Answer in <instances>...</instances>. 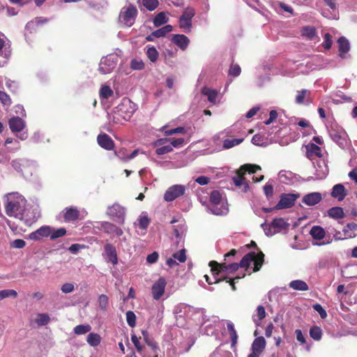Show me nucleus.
<instances>
[{
	"instance_id": "nucleus-21",
	"label": "nucleus",
	"mask_w": 357,
	"mask_h": 357,
	"mask_svg": "<svg viewBox=\"0 0 357 357\" xmlns=\"http://www.w3.org/2000/svg\"><path fill=\"white\" fill-rule=\"evenodd\" d=\"M324 2L331 10H322V15L328 19H337L338 10L336 0H324Z\"/></svg>"
},
{
	"instance_id": "nucleus-10",
	"label": "nucleus",
	"mask_w": 357,
	"mask_h": 357,
	"mask_svg": "<svg viewBox=\"0 0 357 357\" xmlns=\"http://www.w3.org/2000/svg\"><path fill=\"white\" fill-rule=\"evenodd\" d=\"M119 60L117 54H109L103 56L99 63L98 70L101 74L111 73L116 68Z\"/></svg>"
},
{
	"instance_id": "nucleus-38",
	"label": "nucleus",
	"mask_w": 357,
	"mask_h": 357,
	"mask_svg": "<svg viewBox=\"0 0 357 357\" xmlns=\"http://www.w3.org/2000/svg\"><path fill=\"white\" fill-rule=\"evenodd\" d=\"M190 162V160L188 157H187L184 154H181L179 155V159L176 161L172 162L169 163V168H181L187 166Z\"/></svg>"
},
{
	"instance_id": "nucleus-64",
	"label": "nucleus",
	"mask_w": 357,
	"mask_h": 357,
	"mask_svg": "<svg viewBox=\"0 0 357 357\" xmlns=\"http://www.w3.org/2000/svg\"><path fill=\"white\" fill-rule=\"evenodd\" d=\"M173 257L181 263L184 262L186 260L185 250L184 249L181 250L178 252L174 253Z\"/></svg>"
},
{
	"instance_id": "nucleus-3",
	"label": "nucleus",
	"mask_w": 357,
	"mask_h": 357,
	"mask_svg": "<svg viewBox=\"0 0 357 357\" xmlns=\"http://www.w3.org/2000/svg\"><path fill=\"white\" fill-rule=\"evenodd\" d=\"M137 109L136 105L128 98H124L115 107L114 114H109V119L114 124H122L123 121H129Z\"/></svg>"
},
{
	"instance_id": "nucleus-1",
	"label": "nucleus",
	"mask_w": 357,
	"mask_h": 357,
	"mask_svg": "<svg viewBox=\"0 0 357 357\" xmlns=\"http://www.w3.org/2000/svg\"><path fill=\"white\" fill-rule=\"evenodd\" d=\"M3 205L8 216L23 220L26 223L35 222L40 217L38 208L27 206L26 199L17 192L6 194Z\"/></svg>"
},
{
	"instance_id": "nucleus-40",
	"label": "nucleus",
	"mask_w": 357,
	"mask_h": 357,
	"mask_svg": "<svg viewBox=\"0 0 357 357\" xmlns=\"http://www.w3.org/2000/svg\"><path fill=\"white\" fill-rule=\"evenodd\" d=\"M307 153L309 156H317L321 158L322 156L321 148L313 143H310L306 146Z\"/></svg>"
},
{
	"instance_id": "nucleus-61",
	"label": "nucleus",
	"mask_w": 357,
	"mask_h": 357,
	"mask_svg": "<svg viewBox=\"0 0 357 357\" xmlns=\"http://www.w3.org/2000/svg\"><path fill=\"white\" fill-rule=\"evenodd\" d=\"M172 146H171L169 143H168L166 145L157 148L155 150V153L158 155H164L165 153L172 151Z\"/></svg>"
},
{
	"instance_id": "nucleus-29",
	"label": "nucleus",
	"mask_w": 357,
	"mask_h": 357,
	"mask_svg": "<svg viewBox=\"0 0 357 357\" xmlns=\"http://www.w3.org/2000/svg\"><path fill=\"white\" fill-rule=\"evenodd\" d=\"M321 194L314 192L305 195L303 198V202L307 206H314L321 202Z\"/></svg>"
},
{
	"instance_id": "nucleus-37",
	"label": "nucleus",
	"mask_w": 357,
	"mask_h": 357,
	"mask_svg": "<svg viewBox=\"0 0 357 357\" xmlns=\"http://www.w3.org/2000/svg\"><path fill=\"white\" fill-rule=\"evenodd\" d=\"M289 287L291 289L296 291H307L309 289L307 284L305 281L301 280H292L291 282H289Z\"/></svg>"
},
{
	"instance_id": "nucleus-57",
	"label": "nucleus",
	"mask_w": 357,
	"mask_h": 357,
	"mask_svg": "<svg viewBox=\"0 0 357 357\" xmlns=\"http://www.w3.org/2000/svg\"><path fill=\"white\" fill-rule=\"evenodd\" d=\"M139 226L142 229H146L149 225V219L147 215L142 213L138 218Z\"/></svg>"
},
{
	"instance_id": "nucleus-23",
	"label": "nucleus",
	"mask_w": 357,
	"mask_h": 357,
	"mask_svg": "<svg viewBox=\"0 0 357 357\" xmlns=\"http://www.w3.org/2000/svg\"><path fill=\"white\" fill-rule=\"evenodd\" d=\"M311 93V91L307 89L298 91L295 97V102L298 105H310L312 102Z\"/></svg>"
},
{
	"instance_id": "nucleus-27",
	"label": "nucleus",
	"mask_w": 357,
	"mask_h": 357,
	"mask_svg": "<svg viewBox=\"0 0 357 357\" xmlns=\"http://www.w3.org/2000/svg\"><path fill=\"white\" fill-rule=\"evenodd\" d=\"M99 146L106 150L111 151L114 147V143L112 138L107 134H100L97 137Z\"/></svg>"
},
{
	"instance_id": "nucleus-44",
	"label": "nucleus",
	"mask_w": 357,
	"mask_h": 357,
	"mask_svg": "<svg viewBox=\"0 0 357 357\" xmlns=\"http://www.w3.org/2000/svg\"><path fill=\"white\" fill-rule=\"evenodd\" d=\"M100 336L94 333H91L88 335L86 341L88 344L92 347H96L100 343Z\"/></svg>"
},
{
	"instance_id": "nucleus-15",
	"label": "nucleus",
	"mask_w": 357,
	"mask_h": 357,
	"mask_svg": "<svg viewBox=\"0 0 357 357\" xmlns=\"http://www.w3.org/2000/svg\"><path fill=\"white\" fill-rule=\"evenodd\" d=\"M195 15V10L192 7L185 8L178 20L179 26L185 32H190L192 29V19Z\"/></svg>"
},
{
	"instance_id": "nucleus-35",
	"label": "nucleus",
	"mask_w": 357,
	"mask_h": 357,
	"mask_svg": "<svg viewBox=\"0 0 357 357\" xmlns=\"http://www.w3.org/2000/svg\"><path fill=\"white\" fill-rule=\"evenodd\" d=\"M266 310L264 306L259 305L256 310V314L252 315V320L256 326L261 325V321L266 317Z\"/></svg>"
},
{
	"instance_id": "nucleus-62",
	"label": "nucleus",
	"mask_w": 357,
	"mask_h": 357,
	"mask_svg": "<svg viewBox=\"0 0 357 357\" xmlns=\"http://www.w3.org/2000/svg\"><path fill=\"white\" fill-rule=\"evenodd\" d=\"M211 357H233L231 352L216 349L211 356Z\"/></svg>"
},
{
	"instance_id": "nucleus-28",
	"label": "nucleus",
	"mask_w": 357,
	"mask_h": 357,
	"mask_svg": "<svg viewBox=\"0 0 357 357\" xmlns=\"http://www.w3.org/2000/svg\"><path fill=\"white\" fill-rule=\"evenodd\" d=\"M172 42L178 46L181 50H185L187 49L190 43V40L185 35L174 34L172 36Z\"/></svg>"
},
{
	"instance_id": "nucleus-45",
	"label": "nucleus",
	"mask_w": 357,
	"mask_h": 357,
	"mask_svg": "<svg viewBox=\"0 0 357 357\" xmlns=\"http://www.w3.org/2000/svg\"><path fill=\"white\" fill-rule=\"evenodd\" d=\"M50 238L51 240H55L58 238L63 236L66 234V230L64 228L59 229H54L50 227Z\"/></svg>"
},
{
	"instance_id": "nucleus-43",
	"label": "nucleus",
	"mask_w": 357,
	"mask_h": 357,
	"mask_svg": "<svg viewBox=\"0 0 357 357\" xmlns=\"http://www.w3.org/2000/svg\"><path fill=\"white\" fill-rule=\"evenodd\" d=\"M241 267L239 264L238 263H232L227 265L226 264H219V271H225V272H234L238 270V268Z\"/></svg>"
},
{
	"instance_id": "nucleus-11",
	"label": "nucleus",
	"mask_w": 357,
	"mask_h": 357,
	"mask_svg": "<svg viewBox=\"0 0 357 357\" xmlns=\"http://www.w3.org/2000/svg\"><path fill=\"white\" fill-rule=\"evenodd\" d=\"M137 15V10L133 5L123 7L119 14V22L125 26H131L135 21Z\"/></svg>"
},
{
	"instance_id": "nucleus-13",
	"label": "nucleus",
	"mask_w": 357,
	"mask_h": 357,
	"mask_svg": "<svg viewBox=\"0 0 357 357\" xmlns=\"http://www.w3.org/2000/svg\"><path fill=\"white\" fill-rule=\"evenodd\" d=\"M8 125L10 129L13 132L17 133L20 132L19 135L16 134V136L20 138L21 140H25L28 137V133L26 131H23L25 128L26 123L25 121L19 116L12 117L9 121Z\"/></svg>"
},
{
	"instance_id": "nucleus-20",
	"label": "nucleus",
	"mask_w": 357,
	"mask_h": 357,
	"mask_svg": "<svg viewBox=\"0 0 357 357\" xmlns=\"http://www.w3.org/2000/svg\"><path fill=\"white\" fill-rule=\"evenodd\" d=\"M209 266L211 267V271L213 274V278H211L208 275H205L204 278L205 279L206 282H207L209 285L220 282L221 280L218 278L220 272L219 264L215 261H211L209 263Z\"/></svg>"
},
{
	"instance_id": "nucleus-34",
	"label": "nucleus",
	"mask_w": 357,
	"mask_h": 357,
	"mask_svg": "<svg viewBox=\"0 0 357 357\" xmlns=\"http://www.w3.org/2000/svg\"><path fill=\"white\" fill-rule=\"evenodd\" d=\"M296 339L298 342L304 347V349L307 351H310L312 348V344L308 343L306 340V337L303 335L301 329H296L295 331Z\"/></svg>"
},
{
	"instance_id": "nucleus-39",
	"label": "nucleus",
	"mask_w": 357,
	"mask_h": 357,
	"mask_svg": "<svg viewBox=\"0 0 357 357\" xmlns=\"http://www.w3.org/2000/svg\"><path fill=\"white\" fill-rule=\"evenodd\" d=\"M309 335L314 341L319 342L322 338L323 331L319 326L314 325L310 327Z\"/></svg>"
},
{
	"instance_id": "nucleus-17",
	"label": "nucleus",
	"mask_w": 357,
	"mask_h": 357,
	"mask_svg": "<svg viewBox=\"0 0 357 357\" xmlns=\"http://www.w3.org/2000/svg\"><path fill=\"white\" fill-rule=\"evenodd\" d=\"M33 162L26 159H15L11 162L12 167L23 176L32 174L31 171H28V168L33 165Z\"/></svg>"
},
{
	"instance_id": "nucleus-48",
	"label": "nucleus",
	"mask_w": 357,
	"mask_h": 357,
	"mask_svg": "<svg viewBox=\"0 0 357 357\" xmlns=\"http://www.w3.org/2000/svg\"><path fill=\"white\" fill-rule=\"evenodd\" d=\"M50 317L46 313L38 314L36 319V323L38 326H45L50 322Z\"/></svg>"
},
{
	"instance_id": "nucleus-63",
	"label": "nucleus",
	"mask_w": 357,
	"mask_h": 357,
	"mask_svg": "<svg viewBox=\"0 0 357 357\" xmlns=\"http://www.w3.org/2000/svg\"><path fill=\"white\" fill-rule=\"evenodd\" d=\"M0 102L6 106L11 105V100L9 96L4 91H0Z\"/></svg>"
},
{
	"instance_id": "nucleus-9",
	"label": "nucleus",
	"mask_w": 357,
	"mask_h": 357,
	"mask_svg": "<svg viewBox=\"0 0 357 357\" xmlns=\"http://www.w3.org/2000/svg\"><path fill=\"white\" fill-rule=\"evenodd\" d=\"M261 227L263 228L266 236H272L275 234L287 229L289 223L284 219L279 218L273 219L271 224L264 222L261 224Z\"/></svg>"
},
{
	"instance_id": "nucleus-51",
	"label": "nucleus",
	"mask_w": 357,
	"mask_h": 357,
	"mask_svg": "<svg viewBox=\"0 0 357 357\" xmlns=\"http://www.w3.org/2000/svg\"><path fill=\"white\" fill-rule=\"evenodd\" d=\"M142 5L149 11L154 10L158 6V0H142Z\"/></svg>"
},
{
	"instance_id": "nucleus-22",
	"label": "nucleus",
	"mask_w": 357,
	"mask_h": 357,
	"mask_svg": "<svg viewBox=\"0 0 357 357\" xmlns=\"http://www.w3.org/2000/svg\"><path fill=\"white\" fill-rule=\"evenodd\" d=\"M50 227L47 225L42 226L35 231H33L29 234V238L32 241H40L43 238L50 237Z\"/></svg>"
},
{
	"instance_id": "nucleus-12",
	"label": "nucleus",
	"mask_w": 357,
	"mask_h": 357,
	"mask_svg": "<svg viewBox=\"0 0 357 357\" xmlns=\"http://www.w3.org/2000/svg\"><path fill=\"white\" fill-rule=\"evenodd\" d=\"M107 215L112 220L123 225L125 222L126 208L119 203L108 206L106 210Z\"/></svg>"
},
{
	"instance_id": "nucleus-58",
	"label": "nucleus",
	"mask_w": 357,
	"mask_h": 357,
	"mask_svg": "<svg viewBox=\"0 0 357 357\" xmlns=\"http://www.w3.org/2000/svg\"><path fill=\"white\" fill-rule=\"evenodd\" d=\"M126 321L129 326L134 327L136 325V315L132 311L126 312Z\"/></svg>"
},
{
	"instance_id": "nucleus-49",
	"label": "nucleus",
	"mask_w": 357,
	"mask_h": 357,
	"mask_svg": "<svg viewBox=\"0 0 357 357\" xmlns=\"http://www.w3.org/2000/svg\"><path fill=\"white\" fill-rule=\"evenodd\" d=\"M91 330V327L90 325L81 324V325H78L74 328V333L76 335H84V334H86L88 332H89Z\"/></svg>"
},
{
	"instance_id": "nucleus-46",
	"label": "nucleus",
	"mask_w": 357,
	"mask_h": 357,
	"mask_svg": "<svg viewBox=\"0 0 357 357\" xmlns=\"http://www.w3.org/2000/svg\"><path fill=\"white\" fill-rule=\"evenodd\" d=\"M168 20L164 13H160L153 19V24L155 27L160 26L165 24Z\"/></svg>"
},
{
	"instance_id": "nucleus-19",
	"label": "nucleus",
	"mask_w": 357,
	"mask_h": 357,
	"mask_svg": "<svg viewBox=\"0 0 357 357\" xmlns=\"http://www.w3.org/2000/svg\"><path fill=\"white\" fill-rule=\"evenodd\" d=\"M298 195L292 194H285L281 196L280 200L276 204V209L288 208L294 205Z\"/></svg>"
},
{
	"instance_id": "nucleus-60",
	"label": "nucleus",
	"mask_w": 357,
	"mask_h": 357,
	"mask_svg": "<svg viewBox=\"0 0 357 357\" xmlns=\"http://www.w3.org/2000/svg\"><path fill=\"white\" fill-rule=\"evenodd\" d=\"M130 68L132 70H142L144 68V63L141 59H134L130 62Z\"/></svg>"
},
{
	"instance_id": "nucleus-5",
	"label": "nucleus",
	"mask_w": 357,
	"mask_h": 357,
	"mask_svg": "<svg viewBox=\"0 0 357 357\" xmlns=\"http://www.w3.org/2000/svg\"><path fill=\"white\" fill-rule=\"evenodd\" d=\"M207 209L211 213L216 215H223L228 213L227 203L218 190L211 192Z\"/></svg>"
},
{
	"instance_id": "nucleus-4",
	"label": "nucleus",
	"mask_w": 357,
	"mask_h": 357,
	"mask_svg": "<svg viewBox=\"0 0 357 357\" xmlns=\"http://www.w3.org/2000/svg\"><path fill=\"white\" fill-rule=\"evenodd\" d=\"M241 130L240 123H236L220 133L223 137H228L222 142V147L225 149H229L243 142L244 133H241Z\"/></svg>"
},
{
	"instance_id": "nucleus-31",
	"label": "nucleus",
	"mask_w": 357,
	"mask_h": 357,
	"mask_svg": "<svg viewBox=\"0 0 357 357\" xmlns=\"http://www.w3.org/2000/svg\"><path fill=\"white\" fill-rule=\"evenodd\" d=\"M346 190L342 184H336L333 187L331 196L338 201H342L346 197Z\"/></svg>"
},
{
	"instance_id": "nucleus-36",
	"label": "nucleus",
	"mask_w": 357,
	"mask_h": 357,
	"mask_svg": "<svg viewBox=\"0 0 357 357\" xmlns=\"http://www.w3.org/2000/svg\"><path fill=\"white\" fill-rule=\"evenodd\" d=\"M310 234L313 239L322 240L326 236V231L321 226L315 225L311 228Z\"/></svg>"
},
{
	"instance_id": "nucleus-54",
	"label": "nucleus",
	"mask_w": 357,
	"mask_h": 357,
	"mask_svg": "<svg viewBox=\"0 0 357 357\" xmlns=\"http://www.w3.org/2000/svg\"><path fill=\"white\" fill-rule=\"evenodd\" d=\"M241 73V69L239 65H238L237 63H232L229 69V75L236 77L239 76Z\"/></svg>"
},
{
	"instance_id": "nucleus-59",
	"label": "nucleus",
	"mask_w": 357,
	"mask_h": 357,
	"mask_svg": "<svg viewBox=\"0 0 357 357\" xmlns=\"http://www.w3.org/2000/svg\"><path fill=\"white\" fill-rule=\"evenodd\" d=\"M109 303L108 297L105 294H101L98 297L99 307L101 310H105L107 308Z\"/></svg>"
},
{
	"instance_id": "nucleus-16",
	"label": "nucleus",
	"mask_w": 357,
	"mask_h": 357,
	"mask_svg": "<svg viewBox=\"0 0 357 357\" xmlns=\"http://www.w3.org/2000/svg\"><path fill=\"white\" fill-rule=\"evenodd\" d=\"M167 285L166 279L160 277L152 285L151 294L153 298L158 301L165 294V287Z\"/></svg>"
},
{
	"instance_id": "nucleus-6",
	"label": "nucleus",
	"mask_w": 357,
	"mask_h": 357,
	"mask_svg": "<svg viewBox=\"0 0 357 357\" xmlns=\"http://www.w3.org/2000/svg\"><path fill=\"white\" fill-rule=\"evenodd\" d=\"M328 134L331 139L341 149H345L349 147L350 141L346 131L338 125H332L328 128Z\"/></svg>"
},
{
	"instance_id": "nucleus-18",
	"label": "nucleus",
	"mask_w": 357,
	"mask_h": 357,
	"mask_svg": "<svg viewBox=\"0 0 357 357\" xmlns=\"http://www.w3.org/2000/svg\"><path fill=\"white\" fill-rule=\"evenodd\" d=\"M103 258L107 263H111L113 265L118 264V257L116 248L111 243H107L104 246Z\"/></svg>"
},
{
	"instance_id": "nucleus-53",
	"label": "nucleus",
	"mask_w": 357,
	"mask_h": 357,
	"mask_svg": "<svg viewBox=\"0 0 357 357\" xmlns=\"http://www.w3.org/2000/svg\"><path fill=\"white\" fill-rule=\"evenodd\" d=\"M185 231L186 227L183 223L174 226V234L176 238H181Z\"/></svg>"
},
{
	"instance_id": "nucleus-2",
	"label": "nucleus",
	"mask_w": 357,
	"mask_h": 357,
	"mask_svg": "<svg viewBox=\"0 0 357 357\" xmlns=\"http://www.w3.org/2000/svg\"><path fill=\"white\" fill-rule=\"evenodd\" d=\"M173 313L176 320L181 318H187L197 321L202 327H204L205 325V328H209V330L207 331V335L209 333H213L215 331V328L211 324H206L209 319H206L204 309L194 308L185 303H179L174 307Z\"/></svg>"
},
{
	"instance_id": "nucleus-50",
	"label": "nucleus",
	"mask_w": 357,
	"mask_h": 357,
	"mask_svg": "<svg viewBox=\"0 0 357 357\" xmlns=\"http://www.w3.org/2000/svg\"><path fill=\"white\" fill-rule=\"evenodd\" d=\"M146 55L151 62H155L158 58V52L153 46L148 47Z\"/></svg>"
},
{
	"instance_id": "nucleus-52",
	"label": "nucleus",
	"mask_w": 357,
	"mask_h": 357,
	"mask_svg": "<svg viewBox=\"0 0 357 357\" xmlns=\"http://www.w3.org/2000/svg\"><path fill=\"white\" fill-rule=\"evenodd\" d=\"M17 296V293L14 289H3L0 291V301L9 298H16Z\"/></svg>"
},
{
	"instance_id": "nucleus-41",
	"label": "nucleus",
	"mask_w": 357,
	"mask_h": 357,
	"mask_svg": "<svg viewBox=\"0 0 357 357\" xmlns=\"http://www.w3.org/2000/svg\"><path fill=\"white\" fill-rule=\"evenodd\" d=\"M327 213L328 215L333 219H340L344 215L342 208L340 206L332 207L328 210Z\"/></svg>"
},
{
	"instance_id": "nucleus-30",
	"label": "nucleus",
	"mask_w": 357,
	"mask_h": 357,
	"mask_svg": "<svg viewBox=\"0 0 357 357\" xmlns=\"http://www.w3.org/2000/svg\"><path fill=\"white\" fill-rule=\"evenodd\" d=\"M202 93L207 97V100L211 103L215 105L218 102V92L217 90L204 86L202 89Z\"/></svg>"
},
{
	"instance_id": "nucleus-24",
	"label": "nucleus",
	"mask_w": 357,
	"mask_h": 357,
	"mask_svg": "<svg viewBox=\"0 0 357 357\" xmlns=\"http://www.w3.org/2000/svg\"><path fill=\"white\" fill-rule=\"evenodd\" d=\"M101 228L105 233L109 235L121 236L123 234V230L120 227L109 222H102L101 223Z\"/></svg>"
},
{
	"instance_id": "nucleus-56",
	"label": "nucleus",
	"mask_w": 357,
	"mask_h": 357,
	"mask_svg": "<svg viewBox=\"0 0 357 357\" xmlns=\"http://www.w3.org/2000/svg\"><path fill=\"white\" fill-rule=\"evenodd\" d=\"M321 169H316L315 178L314 179H322L328 174V169L326 166L324 164V167L321 165H318Z\"/></svg>"
},
{
	"instance_id": "nucleus-55",
	"label": "nucleus",
	"mask_w": 357,
	"mask_h": 357,
	"mask_svg": "<svg viewBox=\"0 0 357 357\" xmlns=\"http://www.w3.org/2000/svg\"><path fill=\"white\" fill-rule=\"evenodd\" d=\"M113 95V91L109 86L104 85L100 88V96L102 98H109Z\"/></svg>"
},
{
	"instance_id": "nucleus-25",
	"label": "nucleus",
	"mask_w": 357,
	"mask_h": 357,
	"mask_svg": "<svg viewBox=\"0 0 357 357\" xmlns=\"http://www.w3.org/2000/svg\"><path fill=\"white\" fill-rule=\"evenodd\" d=\"M173 27L170 24L165 25L154 31L146 36V39L148 41H153L156 38H161L165 36L167 33L171 32Z\"/></svg>"
},
{
	"instance_id": "nucleus-26",
	"label": "nucleus",
	"mask_w": 357,
	"mask_h": 357,
	"mask_svg": "<svg viewBox=\"0 0 357 357\" xmlns=\"http://www.w3.org/2000/svg\"><path fill=\"white\" fill-rule=\"evenodd\" d=\"M266 347V340L264 337L261 336L255 339L252 344L251 354L259 356L263 352Z\"/></svg>"
},
{
	"instance_id": "nucleus-7",
	"label": "nucleus",
	"mask_w": 357,
	"mask_h": 357,
	"mask_svg": "<svg viewBox=\"0 0 357 357\" xmlns=\"http://www.w3.org/2000/svg\"><path fill=\"white\" fill-rule=\"evenodd\" d=\"M259 169H261V167L257 165L246 164V165H242L238 172V175H236L232 178L234 185L239 188L242 187L243 191L247 192V190L249 188V185H248V183L245 181V178L243 177L241 174H244L246 172H248L250 174H254L257 170H259Z\"/></svg>"
},
{
	"instance_id": "nucleus-42",
	"label": "nucleus",
	"mask_w": 357,
	"mask_h": 357,
	"mask_svg": "<svg viewBox=\"0 0 357 357\" xmlns=\"http://www.w3.org/2000/svg\"><path fill=\"white\" fill-rule=\"evenodd\" d=\"M227 326L230 334L231 347L234 348L236 347V344L237 343L238 335L234 328V325L233 323H231V321L228 322Z\"/></svg>"
},
{
	"instance_id": "nucleus-14",
	"label": "nucleus",
	"mask_w": 357,
	"mask_h": 357,
	"mask_svg": "<svg viewBox=\"0 0 357 357\" xmlns=\"http://www.w3.org/2000/svg\"><path fill=\"white\" fill-rule=\"evenodd\" d=\"M186 191V187L181 184H175L169 187L164 193L163 199L167 202H172L183 196Z\"/></svg>"
},
{
	"instance_id": "nucleus-47",
	"label": "nucleus",
	"mask_w": 357,
	"mask_h": 357,
	"mask_svg": "<svg viewBox=\"0 0 357 357\" xmlns=\"http://www.w3.org/2000/svg\"><path fill=\"white\" fill-rule=\"evenodd\" d=\"M144 340L147 345L151 347L154 351L158 349L157 342L152 338H151L146 332H143Z\"/></svg>"
},
{
	"instance_id": "nucleus-8",
	"label": "nucleus",
	"mask_w": 357,
	"mask_h": 357,
	"mask_svg": "<svg viewBox=\"0 0 357 357\" xmlns=\"http://www.w3.org/2000/svg\"><path fill=\"white\" fill-rule=\"evenodd\" d=\"M264 255L260 252L257 255L255 252H250L245 255L241 260L239 265L241 268H248L252 262H254V271H258L264 262Z\"/></svg>"
},
{
	"instance_id": "nucleus-33",
	"label": "nucleus",
	"mask_w": 357,
	"mask_h": 357,
	"mask_svg": "<svg viewBox=\"0 0 357 357\" xmlns=\"http://www.w3.org/2000/svg\"><path fill=\"white\" fill-rule=\"evenodd\" d=\"M79 211L75 207L66 208L63 213V218L66 222L75 221L78 218Z\"/></svg>"
},
{
	"instance_id": "nucleus-32",
	"label": "nucleus",
	"mask_w": 357,
	"mask_h": 357,
	"mask_svg": "<svg viewBox=\"0 0 357 357\" xmlns=\"http://www.w3.org/2000/svg\"><path fill=\"white\" fill-rule=\"evenodd\" d=\"M339 55L341 58L344 59L345 54L350 50V44L349 40L344 36L340 37L338 40Z\"/></svg>"
}]
</instances>
